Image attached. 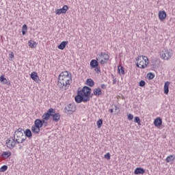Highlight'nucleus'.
<instances>
[{"instance_id":"nucleus-1","label":"nucleus","mask_w":175,"mask_h":175,"mask_svg":"<svg viewBox=\"0 0 175 175\" xmlns=\"http://www.w3.org/2000/svg\"><path fill=\"white\" fill-rule=\"evenodd\" d=\"M91 88L83 86L81 90H78L77 95L75 97V100L77 103H87L90 102V96H91Z\"/></svg>"},{"instance_id":"nucleus-2","label":"nucleus","mask_w":175,"mask_h":175,"mask_svg":"<svg viewBox=\"0 0 175 175\" xmlns=\"http://www.w3.org/2000/svg\"><path fill=\"white\" fill-rule=\"evenodd\" d=\"M72 79V74L68 71L62 72L58 77L57 85L59 88L68 90V87L70 85V80Z\"/></svg>"},{"instance_id":"nucleus-3","label":"nucleus","mask_w":175,"mask_h":175,"mask_svg":"<svg viewBox=\"0 0 175 175\" xmlns=\"http://www.w3.org/2000/svg\"><path fill=\"white\" fill-rule=\"evenodd\" d=\"M17 144H23L27 137H24V133L23 132V129L18 128L14 133V137H12Z\"/></svg>"},{"instance_id":"nucleus-4","label":"nucleus","mask_w":175,"mask_h":175,"mask_svg":"<svg viewBox=\"0 0 175 175\" xmlns=\"http://www.w3.org/2000/svg\"><path fill=\"white\" fill-rule=\"evenodd\" d=\"M173 57V51L172 49H163L160 52V58L164 61H169Z\"/></svg>"},{"instance_id":"nucleus-5","label":"nucleus","mask_w":175,"mask_h":175,"mask_svg":"<svg viewBox=\"0 0 175 175\" xmlns=\"http://www.w3.org/2000/svg\"><path fill=\"white\" fill-rule=\"evenodd\" d=\"M42 127L43 125L40 122V119H36L34 121V124L31 126V131L33 133H35V135H39V133H40V128Z\"/></svg>"},{"instance_id":"nucleus-6","label":"nucleus","mask_w":175,"mask_h":175,"mask_svg":"<svg viewBox=\"0 0 175 175\" xmlns=\"http://www.w3.org/2000/svg\"><path fill=\"white\" fill-rule=\"evenodd\" d=\"M109 58L110 56L107 53L101 52L100 54L97 55L96 59L97 61H100L99 63L101 65H105V64H107Z\"/></svg>"},{"instance_id":"nucleus-7","label":"nucleus","mask_w":175,"mask_h":175,"mask_svg":"<svg viewBox=\"0 0 175 175\" xmlns=\"http://www.w3.org/2000/svg\"><path fill=\"white\" fill-rule=\"evenodd\" d=\"M64 111L66 114H73L76 111V105L75 104H68L64 108Z\"/></svg>"},{"instance_id":"nucleus-8","label":"nucleus","mask_w":175,"mask_h":175,"mask_svg":"<svg viewBox=\"0 0 175 175\" xmlns=\"http://www.w3.org/2000/svg\"><path fill=\"white\" fill-rule=\"evenodd\" d=\"M52 113H55V109L53 108H50L49 109L47 110L46 113H44L42 115V118L43 120H46L48 121V120H50V117H51Z\"/></svg>"},{"instance_id":"nucleus-9","label":"nucleus","mask_w":175,"mask_h":175,"mask_svg":"<svg viewBox=\"0 0 175 175\" xmlns=\"http://www.w3.org/2000/svg\"><path fill=\"white\" fill-rule=\"evenodd\" d=\"M6 144L8 148H10V150H13L14 147H16V144H17V142L14 140V139L12 137L11 139H7Z\"/></svg>"},{"instance_id":"nucleus-10","label":"nucleus","mask_w":175,"mask_h":175,"mask_svg":"<svg viewBox=\"0 0 175 175\" xmlns=\"http://www.w3.org/2000/svg\"><path fill=\"white\" fill-rule=\"evenodd\" d=\"M68 10H69V7L67 5H64L62 7V8L56 10L55 14H58L59 16V14H65V13H66V12H68Z\"/></svg>"},{"instance_id":"nucleus-11","label":"nucleus","mask_w":175,"mask_h":175,"mask_svg":"<svg viewBox=\"0 0 175 175\" xmlns=\"http://www.w3.org/2000/svg\"><path fill=\"white\" fill-rule=\"evenodd\" d=\"M51 117H52V121H53V122H58V121H59V120H61V115L58 113H52L51 115Z\"/></svg>"},{"instance_id":"nucleus-12","label":"nucleus","mask_w":175,"mask_h":175,"mask_svg":"<svg viewBox=\"0 0 175 175\" xmlns=\"http://www.w3.org/2000/svg\"><path fill=\"white\" fill-rule=\"evenodd\" d=\"M31 79L33 80V81H36V83H39L40 81V79H39V76L38 75V72H33L30 75Z\"/></svg>"},{"instance_id":"nucleus-13","label":"nucleus","mask_w":175,"mask_h":175,"mask_svg":"<svg viewBox=\"0 0 175 175\" xmlns=\"http://www.w3.org/2000/svg\"><path fill=\"white\" fill-rule=\"evenodd\" d=\"M0 82L1 83V84H6V85H10V81H9V79H7L5 77V75H1L0 77Z\"/></svg>"},{"instance_id":"nucleus-14","label":"nucleus","mask_w":175,"mask_h":175,"mask_svg":"<svg viewBox=\"0 0 175 175\" xmlns=\"http://www.w3.org/2000/svg\"><path fill=\"white\" fill-rule=\"evenodd\" d=\"M146 173V170L142 167H137L135 169L134 174L139 175V174H144Z\"/></svg>"},{"instance_id":"nucleus-15","label":"nucleus","mask_w":175,"mask_h":175,"mask_svg":"<svg viewBox=\"0 0 175 175\" xmlns=\"http://www.w3.org/2000/svg\"><path fill=\"white\" fill-rule=\"evenodd\" d=\"M98 59H92L90 61V67L92 69H94V68H97V66H99V62H98Z\"/></svg>"},{"instance_id":"nucleus-16","label":"nucleus","mask_w":175,"mask_h":175,"mask_svg":"<svg viewBox=\"0 0 175 175\" xmlns=\"http://www.w3.org/2000/svg\"><path fill=\"white\" fill-rule=\"evenodd\" d=\"M24 133H25V136L24 137H27L28 139H32V131H31V129H27L25 131H24Z\"/></svg>"},{"instance_id":"nucleus-17","label":"nucleus","mask_w":175,"mask_h":175,"mask_svg":"<svg viewBox=\"0 0 175 175\" xmlns=\"http://www.w3.org/2000/svg\"><path fill=\"white\" fill-rule=\"evenodd\" d=\"M166 12L165 11H159V18L161 20V21H163L165 18H166Z\"/></svg>"},{"instance_id":"nucleus-18","label":"nucleus","mask_w":175,"mask_h":175,"mask_svg":"<svg viewBox=\"0 0 175 175\" xmlns=\"http://www.w3.org/2000/svg\"><path fill=\"white\" fill-rule=\"evenodd\" d=\"M12 156V152L8 151V152H3L1 154V158L3 159H8V158H10Z\"/></svg>"},{"instance_id":"nucleus-19","label":"nucleus","mask_w":175,"mask_h":175,"mask_svg":"<svg viewBox=\"0 0 175 175\" xmlns=\"http://www.w3.org/2000/svg\"><path fill=\"white\" fill-rule=\"evenodd\" d=\"M154 126H157V127L161 126V125H162V118H157L156 119H154Z\"/></svg>"},{"instance_id":"nucleus-20","label":"nucleus","mask_w":175,"mask_h":175,"mask_svg":"<svg viewBox=\"0 0 175 175\" xmlns=\"http://www.w3.org/2000/svg\"><path fill=\"white\" fill-rule=\"evenodd\" d=\"M93 94L94 95H95V96H99L102 95V90L100 89V88H95L93 90Z\"/></svg>"},{"instance_id":"nucleus-21","label":"nucleus","mask_w":175,"mask_h":175,"mask_svg":"<svg viewBox=\"0 0 175 175\" xmlns=\"http://www.w3.org/2000/svg\"><path fill=\"white\" fill-rule=\"evenodd\" d=\"M170 85V82L166 81L164 84V94L167 95L169 94V86Z\"/></svg>"},{"instance_id":"nucleus-22","label":"nucleus","mask_w":175,"mask_h":175,"mask_svg":"<svg viewBox=\"0 0 175 175\" xmlns=\"http://www.w3.org/2000/svg\"><path fill=\"white\" fill-rule=\"evenodd\" d=\"M69 43L68 41H63L60 43V44L58 45L59 50H64L65 47H66V45Z\"/></svg>"},{"instance_id":"nucleus-23","label":"nucleus","mask_w":175,"mask_h":175,"mask_svg":"<svg viewBox=\"0 0 175 175\" xmlns=\"http://www.w3.org/2000/svg\"><path fill=\"white\" fill-rule=\"evenodd\" d=\"M28 45L31 48V49H35V47H36V46H38V43H36V42L32 40H30L29 42H28Z\"/></svg>"},{"instance_id":"nucleus-24","label":"nucleus","mask_w":175,"mask_h":175,"mask_svg":"<svg viewBox=\"0 0 175 175\" xmlns=\"http://www.w3.org/2000/svg\"><path fill=\"white\" fill-rule=\"evenodd\" d=\"M137 68H139L140 69H146L147 66H146V63H144V61H141L139 63H137Z\"/></svg>"},{"instance_id":"nucleus-25","label":"nucleus","mask_w":175,"mask_h":175,"mask_svg":"<svg viewBox=\"0 0 175 175\" xmlns=\"http://www.w3.org/2000/svg\"><path fill=\"white\" fill-rule=\"evenodd\" d=\"M86 84L89 87H94L95 85V82L92 79H88L86 80Z\"/></svg>"},{"instance_id":"nucleus-26","label":"nucleus","mask_w":175,"mask_h":175,"mask_svg":"<svg viewBox=\"0 0 175 175\" xmlns=\"http://www.w3.org/2000/svg\"><path fill=\"white\" fill-rule=\"evenodd\" d=\"M118 72L119 75H125V70L124 68V66H118Z\"/></svg>"},{"instance_id":"nucleus-27","label":"nucleus","mask_w":175,"mask_h":175,"mask_svg":"<svg viewBox=\"0 0 175 175\" xmlns=\"http://www.w3.org/2000/svg\"><path fill=\"white\" fill-rule=\"evenodd\" d=\"M174 159H175V155L171 154L166 158L165 161L169 163V162H172V161H174Z\"/></svg>"},{"instance_id":"nucleus-28","label":"nucleus","mask_w":175,"mask_h":175,"mask_svg":"<svg viewBox=\"0 0 175 175\" xmlns=\"http://www.w3.org/2000/svg\"><path fill=\"white\" fill-rule=\"evenodd\" d=\"M27 25H23L22 27V34L24 35H27Z\"/></svg>"},{"instance_id":"nucleus-29","label":"nucleus","mask_w":175,"mask_h":175,"mask_svg":"<svg viewBox=\"0 0 175 175\" xmlns=\"http://www.w3.org/2000/svg\"><path fill=\"white\" fill-rule=\"evenodd\" d=\"M134 122H136L137 124H138V125H142V120H140V118H139V116L134 118Z\"/></svg>"},{"instance_id":"nucleus-30","label":"nucleus","mask_w":175,"mask_h":175,"mask_svg":"<svg viewBox=\"0 0 175 175\" xmlns=\"http://www.w3.org/2000/svg\"><path fill=\"white\" fill-rule=\"evenodd\" d=\"M6 170H8V165H6L1 166L0 168L1 173H5V172H6Z\"/></svg>"},{"instance_id":"nucleus-31","label":"nucleus","mask_w":175,"mask_h":175,"mask_svg":"<svg viewBox=\"0 0 175 175\" xmlns=\"http://www.w3.org/2000/svg\"><path fill=\"white\" fill-rule=\"evenodd\" d=\"M97 126L98 128H101L102 127V125L103 124V120L102 119H99L97 122Z\"/></svg>"},{"instance_id":"nucleus-32","label":"nucleus","mask_w":175,"mask_h":175,"mask_svg":"<svg viewBox=\"0 0 175 175\" xmlns=\"http://www.w3.org/2000/svg\"><path fill=\"white\" fill-rule=\"evenodd\" d=\"M142 59L144 60V63L145 64L146 66H148V57L146 56H142Z\"/></svg>"},{"instance_id":"nucleus-33","label":"nucleus","mask_w":175,"mask_h":175,"mask_svg":"<svg viewBox=\"0 0 175 175\" xmlns=\"http://www.w3.org/2000/svg\"><path fill=\"white\" fill-rule=\"evenodd\" d=\"M147 77L149 80H152V79H154V77H155V75L154 74H152V72H149V73H148Z\"/></svg>"},{"instance_id":"nucleus-34","label":"nucleus","mask_w":175,"mask_h":175,"mask_svg":"<svg viewBox=\"0 0 175 175\" xmlns=\"http://www.w3.org/2000/svg\"><path fill=\"white\" fill-rule=\"evenodd\" d=\"M94 69L96 73H97V75H99V73H100V67H99V66H98L96 68H94Z\"/></svg>"},{"instance_id":"nucleus-35","label":"nucleus","mask_w":175,"mask_h":175,"mask_svg":"<svg viewBox=\"0 0 175 175\" xmlns=\"http://www.w3.org/2000/svg\"><path fill=\"white\" fill-rule=\"evenodd\" d=\"M14 58V53L11 52L9 56V60L13 61V59Z\"/></svg>"},{"instance_id":"nucleus-36","label":"nucleus","mask_w":175,"mask_h":175,"mask_svg":"<svg viewBox=\"0 0 175 175\" xmlns=\"http://www.w3.org/2000/svg\"><path fill=\"white\" fill-rule=\"evenodd\" d=\"M127 118L128 120H129V121H132V120H133V115H132V113L128 114Z\"/></svg>"},{"instance_id":"nucleus-37","label":"nucleus","mask_w":175,"mask_h":175,"mask_svg":"<svg viewBox=\"0 0 175 175\" xmlns=\"http://www.w3.org/2000/svg\"><path fill=\"white\" fill-rule=\"evenodd\" d=\"M139 85V87H144V85H146V81L143 80L140 81Z\"/></svg>"},{"instance_id":"nucleus-38","label":"nucleus","mask_w":175,"mask_h":175,"mask_svg":"<svg viewBox=\"0 0 175 175\" xmlns=\"http://www.w3.org/2000/svg\"><path fill=\"white\" fill-rule=\"evenodd\" d=\"M110 153L109 152H107V154H105V155H104V158H105V159H110Z\"/></svg>"},{"instance_id":"nucleus-39","label":"nucleus","mask_w":175,"mask_h":175,"mask_svg":"<svg viewBox=\"0 0 175 175\" xmlns=\"http://www.w3.org/2000/svg\"><path fill=\"white\" fill-rule=\"evenodd\" d=\"M46 121H47V120H44V119H40V122H41V124L42 125V126L44 125V124H46Z\"/></svg>"},{"instance_id":"nucleus-40","label":"nucleus","mask_w":175,"mask_h":175,"mask_svg":"<svg viewBox=\"0 0 175 175\" xmlns=\"http://www.w3.org/2000/svg\"><path fill=\"white\" fill-rule=\"evenodd\" d=\"M112 77L113 79L112 84H116L117 83V79H114V75H112Z\"/></svg>"},{"instance_id":"nucleus-41","label":"nucleus","mask_w":175,"mask_h":175,"mask_svg":"<svg viewBox=\"0 0 175 175\" xmlns=\"http://www.w3.org/2000/svg\"><path fill=\"white\" fill-rule=\"evenodd\" d=\"M100 87H101V88L103 89V90H106V85H105V84H101V85H100Z\"/></svg>"},{"instance_id":"nucleus-42","label":"nucleus","mask_w":175,"mask_h":175,"mask_svg":"<svg viewBox=\"0 0 175 175\" xmlns=\"http://www.w3.org/2000/svg\"><path fill=\"white\" fill-rule=\"evenodd\" d=\"M23 147H24V144H23V145L19 144V145H18V148H19V150H23Z\"/></svg>"},{"instance_id":"nucleus-43","label":"nucleus","mask_w":175,"mask_h":175,"mask_svg":"<svg viewBox=\"0 0 175 175\" xmlns=\"http://www.w3.org/2000/svg\"><path fill=\"white\" fill-rule=\"evenodd\" d=\"M142 56H138L137 57H136V61H140V59H142Z\"/></svg>"},{"instance_id":"nucleus-44","label":"nucleus","mask_w":175,"mask_h":175,"mask_svg":"<svg viewBox=\"0 0 175 175\" xmlns=\"http://www.w3.org/2000/svg\"><path fill=\"white\" fill-rule=\"evenodd\" d=\"M94 93H93V94H91V93H90V100H91V98H92V96H94Z\"/></svg>"},{"instance_id":"nucleus-45","label":"nucleus","mask_w":175,"mask_h":175,"mask_svg":"<svg viewBox=\"0 0 175 175\" xmlns=\"http://www.w3.org/2000/svg\"><path fill=\"white\" fill-rule=\"evenodd\" d=\"M113 111H113V109H109V112H110V113H113Z\"/></svg>"},{"instance_id":"nucleus-46","label":"nucleus","mask_w":175,"mask_h":175,"mask_svg":"<svg viewBox=\"0 0 175 175\" xmlns=\"http://www.w3.org/2000/svg\"><path fill=\"white\" fill-rule=\"evenodd\" d=\"M47 122H45V123L44 124V126H47Z\"/></svg>"},{"instance_id":"nucleus-47","label":"nucleus","mask_w":175,"mask_h":175,"mask_svg":"<svg viewBox=\"0 0 175 175\" xmlns=\"http://www.w3.org/2000/svg\"><path fill=\"white\" fill-rule=\"evenodd\" d=\"M118 109V108H117V107H116V110H117Z\"/></svg>"}]
</instances>
